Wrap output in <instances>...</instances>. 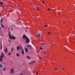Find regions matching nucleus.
I'll return each mask as SVG.
<instances>
[{
    "label": "nucleus",
    "instance_id": "1",
    "mask_svg": "<svg viewBox=\"0 0 75 75\" xmlns=\"http://www.w3.org/2000/svg\"><path fill=\"white\" fill-rule=\"evenodd\" d=\"M26 44H29V43H30V42L29 39L28 38H26Z\"/></svg>",
    "mask_w": 75,
    "mask_h": 75
},
{
    "label": "nucleus",
    "instance_id": "2",
    "mask_svg": "<svg viewBox=\"0 0 75 75\" xmlns=\"http://www.w3.org/2000/svg\"><path fill=\"white\" fill-rule=\"evenodd\" d=\"M14 72V69H11L10 71V74H13Z\"/></svg>",
    "mask_w": 75,
    "mask_h": 75
},
{
    "label": "nucleus",
    "instance_id": "3",
    "mask_svg": "<svg viewBox=\"0 0 75 75\" xmlns=\"http://www.w3.org/2000/svg\"><path fill=\"white\" fill-rule=\"evenodd\" d=\"M27 38H28L27 37V36H26L25 35H23V37H22V38H23V39H24V38H25V39H26Z\"/></svg>",
    "mask_w": 75,
    "mask_h": 75
},
{
    "label": "nucleus",
    "instance_id": "4",
    "mask_svg": "<svg viewBox=\"0 0 75 75\" xmlns=\"http://www.w3.org/2000/svg\"><path fill=\"white\" fill-rule=\"evenodd\" d=\"M25 50L26 52H28V48L27 47H25Z\"/></svg>",
    "mask_w": 75,
    "mask_h": 75
},
{
    "label": "nucleus",
    "instance_id": "5",
    "mask_svg": "<svg viewBox=\"0 0 75 75\" xmlns=\"http://www.w3.org/2000/svg\"><path fill=\"white\" fill-rule=\"evenodd\" d=\"M3 55H1L0 56V61H2V59H3Z\"/></svg>",
    "mask_w": 75,
    "mask_h": 75
},
{
    "label": "nucleus",
    "instance_id": "6",
    "mask_svg": "<svg viewBox=\"0 0 75 75\" xmlns=\"http://www.w3.org/2000/svg\"><path fill=\"white\" fill-rule=\"evenodd\" d=\"M26 58H27V59H31V57H30L28 56H26Z\"/></svg>",
    "mask_w": 75,
    "mask_h": 75
},
{
    "label": "nucleus",
    "instance_id": "7",
    "mask_svg": "<svg viewBox=\"0 0 75 75\" xmlns=\"http://www.w3.org/2000/svg\"><path fill=\"white\" fill-rule=\"evenodd\" d=\"M17 50V51H18V50L19 49H20V47L19 46H18L17 47H16Z\"/></svg>",
    "mask_w": 75,
    "mask_h": 75
},
{
    "label": "nucleus",
    "instance_id": "8",
    "mask_svg": "<svg viewBox=\"0 0 75 75\" xmlns=\"http://www.w3.org/2000/svg\"><path fill=\"white\" fill-rule=\"evenodd\" d=\"M11 37L13 40H15V39H16V38H15V37L13 36V35L11 36Z\"/></svg>",
    "mask_w": 75,
    "mask_h": 75
},
{
    "label": "nucleus",
    "instance_id": "9",
    "mask_svg": "<svg viewBox=\"0 0 75 75\" xmlns=\"http://www.w3.org/2000/svg\"><path fill=\"white\" fill-rule=\"evenodd\" d=\"M27 46L28 47H29V48H31V47H32V46H31V45H27Z\"/></svg>",
    "mask_w": 75,
    "mask_h": 75
},
{
    "label": "nucleus",
    "instance_id": "10",
    "mask_svg": "<svg viewBox=\"0 0 75 75\" xmlns=\"http://www.w3.org/2000/svg\"><path fill=\"white\" fill-rule=\"evenodd\" d=\"M8 50V49H7V48H6V49H5V51L6 53H7V50Z\"/></svg>",
    "mask_w": 75,
    "mask_h": 75
},
{
    "label": "nucleus",
    "instance_id": "11",
    "mask_svg": "<svg viewBox=\"0 0 75 75\" xmlns=\"http://www.w3.org/2000/svg\"><path fill=\"white\" fill-rule=\"evenodd\" d=\"M22 53L23 55H24V54H25V53H24V50H22Z\"/></svg>",
    "mask_w": 75,
    "mask_h": 75
},
{
    "label": "nucleus",
    "instance_id": "12",
    "mask_svg": "<svg viewBox=\"0 0 75 75\" xmlns=\"http://www.w3.org/2000/svg\"><path fill=\"white\" fill-rule=\"evenodd\" d=\"M34 61H33L32 62H30L29 63V64H33V63H34Z\"/></svg>",
    "mask_w": 75,
    "mask_h": 75
},
{
    "label": "nucleus",
    "instance_id": "13",
    "mask_svg": "<svg viewBox=\"0 0 75 75\" xmlns=\"http://www.w3.org/2000/svg\"><path fill=\"white\" fill-rule=\"evenodd\" d=\"M8 55H11V52H9L8 53Z\"/></svg>",
    "mask_w": 75,
    "mask_h": 75
},
{
    "label": "nucleus",
    "instance_id": "14",
    "mask_svg": "<svg viewBox=\"0 0 75 75\" xmlns=\"http://www.w3.org/2000/svg\"><path fill=\"white\" fill-rule=\"evenodd\" d=\"M3 71H6V69L5 68H3Z\"/></svg>",
    "mask_w": 75,
    "mask_h": 75
},
{
    "label": "nucleus",
    "instance_id": "15",
    "mask_svg": "<svg viewBox=\"0 0 75 75\" xmlns=\"http://www.w3.org/2000/svg\"><path fill=\"white\" fill-rule=\"evenodd\" d=\"M0 68H3V66H2V64H0Z\"/></svg>",
    "mask_w": 75,
    "mask_h": 75
},
{
    "label": "nucleus",
    "instance_id": "16",
    "mask_svg": "<svg viewBox=\"0 0 75 75\" xmlns=\"http://www.w3.org/2000/svg\"><path fill=\"white\" fill-rule=\"evenodd\" d=\"M40 50H44V48H42L41 47V46H40Z\"/></svg>",
    "mask_w": 75,
    "mask_h": 75
},
{
    "label": "nucleus",
    "instance_id": "17",
    "mask_svg": "<svg viewBox=\"0 0 75 75\" xmlns=\"http://www.w3.org/2000/svg\"><path fill=\"white\" fill-rule=\"evenodd\" d=\"M40 34H38L37 35V36H38V37H40Z\"/></svg>",
    "mask_w": 75,
    "mask_h": 75
},
{
    "label": "nucleus",
    "instance_id": "18",
    "mask_svg": "<svg viewBox=\"0 0 75 75\" xmlns=\"http://www.w3.org/2000/svg\"><path fill=\"white\" fill-rule=\"evenodd\" d=\"M1 26L2 27V28H4V25H3V24H1Z\"/></svg>",
    "mask_w": 75,
    "mask_h": 75
},
{
    "label": "nucleus",
    "instance_id": "19",
    "mask_svg": "<svg viewBox=\"0 0 75 75\" xmlns=\"http://www.w3.org/2000/svg\"><path fill=\"white\" fill-rule=\"evenodd\" d=\"M1 50H2V44L1 43Z\"/></svg>",
    "mask_w": 75,
    "mask_h": 75
},
{
    "label": "nucleus",
    "instance_id": "20",
    "mask_svg": "<svg viewBox=\"0 0 75 75\" xmlns=\"http://www.w3.org/2000/svg\"><path fill=\"white\" fill-rule=\"evenodd\" d=\"M0 4L1 5H2L3 4V2H1V3H0Z\"/></svg>",
    "mask_w": 75,
    "mask_h": 75
},
{
    "label": "nucleus",
    "instance_id": "21",
    "mask_svg": "<svg viewBox=\"0 0 75 75\" xmlns=\"http://www.w3.org/2000/svg\"><path fill=\"white\" fill-rule=\"evenodd\" d=\"M2 21H3V18L1 19V24H2Z\"/></svg>",
    "mask_w": 75,
    "mask_h": 75
},
{
    "label": "nucleus",
    "instance_id": "22",
    "mask_svg": "<svg viewBox=\"0 0 75 75\" xmlns=\"http://www.w3.org/2000/svg\"><path fill=\"white\" fill-rule=\"evenodd\" d=\"M16 56H17V57H19V54L18 53H17L16 54Z\"/></svg>",
    "mask_w": 75,
    "mask_h": 75
},
{
    "label": "nucleus",
    "instance_id": "23",
    "mask_svg": "<svg viewBox=\"0 0 75 75\" xmlns=\"http://www.w3.org/2000/svg\"><path fill=\"white\" fill-rule=\"evenodd\" d=\"M9 38L10 39V40H12V38H11V36H9Z\"/></svg>",
    "mask_w": 75,
    "mask_h": 75
},
{
    "label": "nucleus",
    "instance_id": "24",
    "mask_svg": "<svg viewBox=\"0 0 75 75\" xmlns=\"http://www.w3.org/2000/svg\"><path fill=\"white\" fill-rule=\"evenodd\" d=\"M1 54L2 55V56H3V57H4V54H3V53H1Z\"/></svg>",
    "mask_w": 75,
    "mask_h": 75
},
{
    "label": "nucleus",
    "instance_id": "25",
    "mask_svg": "<svg viewBox=\"0 0 75 75\" xmlns=\"http://www.w3.org/2000/svg\"><path fill=\"white\" fill-rule=\"evenodd\" d=\"M44 26L45 27H48V26L46 25H45Z\"/></svg>",
    "mask_w": 75,
    "mask_h": 75
},
{
    "label": "nucleus",
    "instance_id": "26",
    "mask_svg": "<svg viewBox=\"0 0 75 75\" xmlns=\"http://www.w3.org/2000/svg\"><path fill=\"white\" fill-rule=\"evenodd\" d=\"M14 50V49H13V48H12L11 50V51H13Z\"/></svg>",
    "mask_w": 75,
    "mask_h": 75
},
{
    "label": "nucleus",
    "instance_id": "27",
    "mask_svg": "<svg viewBox=\"0 0 75 75\" xmlns=\"http://www.w3.org/2000/svg\"><path fill=\"white\" fill-rule=\"evenodd\" d=\"M48 11H50V8H48Z\"/></svg>",
    "mask_w": 75,
    "mask_h": 75
},
{
    "label": "nucleus",
    "instance_id": "28",
    "mask_svg": "<svg viewBox=\"0 0 75 75\" xmlns=\"http://www.w3.org/2000/svg\"><path fill=\"white\" fill-rule=\"evenodd\" d=\"M37 11H40V9H38L37 10Z\"/></svg>",
    "mask_w": 75,
    "mask_h": 75
},
{
    "label": "nucleus",
    "instance_id": "29",
    "mask_svg": "<svg viewBox=\"0 0 75 75\" xmlns=\"http://www.w3.org/2000/svg\"><path fill=\"white\" fill-rule=\"evenodd\" d=\"M8 34H9V37L11 36L10 35V33H8Z\"/></svg>",
    "mask_w": 75,
    "mask_h": 75
},
{
    "label": "nucleus",
    "instance_id": "30",
    "mask_svg": "<svg viewBox=\"0 0 75 75\" xmlns=\"http://www.w3.org/2000/svg\"><path fill=\"white\" fill-rule=\"evenodd\" d=\"M51 34V32H48V34L49 35H50V34Z\"/></svg>",
    "mask_w": 75,
    "mask_h": 75
},
{
    "label": "nucleus",
    "instance_id": "31",
    "mask_svg": "<svg viewBox=\"0 0 75 75\" xmlns=\"http://www.w3.org/2000/svg\"><path fill=\"white\" fill-rule=\"evenodd\" d=\"M44 53L45 54H44V55H45V54H46V52H45Z\"/></svg>",
    "mask_w": 75,
    "mask_h": 75
},
{
    "label": "nucleus",
    "instance_id": "32",
    "mask_svg": "<svg viewBox=\"0 0 75 75\" xmlns=\"http://www.w3.org/2000/svg\"><path fill=\"white\" fill-rule=\"evenodd\" d=\"M42 3H45V2H44V1H43V2H42Z\"/></svg>",
    "mask_w": 75,
    "mask_h": 75
},
{
    "label": "nucleus",
    "instance_id": "33",
    "mask_svg": "<svg viewBox=\"0 0 75 75\" xmlns=\"http://www.w3.org/2000/svg\"><path fill=\"white\" fill-rule=\"evenodd\" d=\"M39 58L40 59H42L41 58V57H39Z\"/></svg>",
    "mask_w": 75,
    "mask_h": 75
},
{
    "label": "nucleus",
    "instance_id": "34",
    "mask_svg": "<svg viewBox=\"0 0 75 75\" xmlns=\"http://www.w3.org/2000/svg\"><path fill=\"white\" fill-rule=\"evenodd\" d=\"M55 70H57V71H58V69H55Z\"/></svg>",
    "mask_w": 75,
    "mask_h": 75
},
{
    "label": "nucleus",
    "instance_id": "35",
    "mask_svg": "<svg viewBox=\"0 0 75 75\" xmlns=\"http://www.w3.org/2000/svg\"><path fill=\"white\" fill-rule=\"evenodd\" d=\"M38 73L37 72V73H36V74L37 75H38Z\"/></svg>",
    "mask_w": 75,
    "mask_h": 75
},
{
    "label": "nucleus",
    "instance_id": "36",
    "mask_svg": "<svg viewBox=\"0 0 75 75\" xmlns=\"http://www.w3.org/2000/svg\"><path fill=\"white\" fill-rule=\"evenodd\" d=\"M61 70H62V69H63V70H64V69H63V68H62L61 69Z\"/></svg>",
    "mask_w": 75,
    "mask_h": 75
},
{
    "label": "nucleus",
    "instance_id": "37",
    "mask_svg": "<svg viewBox=\"0 0 75 75\" xmlns=\"http://www.w3.org/2000/svg\"><path fill=\"white\" fill-rule=\"evenodd\" d=\"M41 44L42 45H44V43H42Z\"/></svg>",
    "mask_w": 75,
    "mask_h": 75
},
{
    "label": "nucleus",
    "instance_id": "38",
    "mask_svg": "<svg viewBox=\"0 0 75 75\" xmlns=\"http://www.w3.org/2000/svg\"><path fill=\"white\" fill-rule=\"evenodd\" d=\"M11 30H12V31H13V28H11Z\"/></svg>",
    "mask_w": 75,
    "mask_h": 75
},
{
    "label": "nucleus",
    "instance_id": "39",
    "mask_svg": "<svg viewBox=\"0 0 75 75\" xmlns=\"http://www.w3.org/2000/svg\"><path fill=\"white\" fill-rule=\"evenodd\" d=\"M0 35H1V37H2V35L0 34Z\"/></svg>",
    "mask_w": 75,
    "mask_h": 75
},
{
    "label": "nucleus",
    "instance_id": "40",
    "mask_svg": "<svg viewBox=\"0 0 75 75\" xmlns=\"http://www.w3.org/2000/svg\"><path fill=\"white\" fill-rule=\"evenodd\" d=\"M23 74H21L20 75H23Z\"/></svg>",
    "mask_w": 75,
    "mask_h": 75
},
{
    "label": "nucleus",
    "instance_id": "41",
    "mask_svg": "<svg viewBox=\"0 0 75 75\" xmlns=\"http://www.w3.org/2000/svg\"><path fill=\"white\" fill-rule=\"evenodd\" d=\"M21 47L22 49L23 48V47H22V46H21Z\"/></svg>",
    "mask_w": 75,
    "mask_h": 75
},
{
    "label": "nucleus",
    "instance_id": "42",
    "mask_svg": "<svg viewBox=\"0 0 75 75\" xmlns=\"http://www.w3.org/2000/svg\"><path fill=\"white\" fill-rule=\"evenodd\" d=\"M19 11H20V9H19Z\"/></svg>",
    "mask_w": 75,
    "mask_h": 75
},
{
    "label": "nucleus",
    "instance_id": "43",
    "mask_svg": "<svg viewBox=\"0 0 75 75\" xmlns=\"http://www.w3.org/2000/svg\"><path fill=\"white\" fill-rule=\"evenodd\" d=\"M22 17H23V16H22Z\"/></svg>",
    "mask_w": 75,
    "mask_h": 75
},
{
    "label": "nucleus",
    "instance_id": "44",
    "mask_svg": "<svg viewBox=\"0 0 75 75\" xmlns=\"http://www.w3.org/2000/svg\"><path fill=\"white\" fill-rule=\"evenodd\" d=\"M0 28H1V27L0 26Z\"/></svg>",
    "mask_w": 75,
    "mask_h": 75
},
{
    "label": "nucleus",
    "instance_id": "45",
    "mask_svg": "<svg viewBox=\"0 0 75 75\" xmlns=\"http://www.w3.org/2000/svg\"><path fill=\"white\" fill-rule=\"evenodd\" d=\"M64 23H65L64 22Z\"/></svg>",
    "mask_w": 75,
    "mask_h": 75
},
{
    "label": "nucleus",
    "instance_id": "46",
    "mask_svg": "<svg viewBox=\"0 0 75 75\" xmlns=\"http://www.w3.org/2000/svg\"><path fill=\"white\" fill-rule=\"evenodd\" d=\"M66 58L65 57V58H64V59Z\"/></svg>",
    "mask_w": 75,
    "mask_h": 75
},
{
    "label": "nucleus",
    "instance_id": "47",
    "mask_svg": "<svg viewBox=\"0 0 75 75\" xmlns=\"http://www.w3.org/2000/svg\"><path fill=\"white\" fill-rule=\"evenodd\" d=\"M33 9H34V8H33Z\"/></svg>",
    "mask_w": 75,
    "mask_h": 75
},
{
    "label": "nucleus",
    "instance_id": "48",
    "mask_svg": "<svg viewBox=\"0 0 75 75\" xmlns=\"http://www.w3.org/2000/svg\"><path fill=\"white\" fill-rule=\"evenodd\" d=\"M8 41H9V40H8Z\"/></svg>",
    "mask_w": 75,
    "mask_h": 75
},
{
    "label": "nucleus",
    "instance_id": "49",
    "mask_svg": "<svg viewBox=\"0 0 75 75\" xmlns=\"http://www.w3.org/2000/svg\"><path fill=\"white\" fill-rule=\"evenodd\" d=\"M4 64H5V63H4Z\"/></svg>",
    "mask_w": 75,
    "mask_h": 75
},
{
    "label": "nucleus",
    "instance_id": "50",
    "mask_svg": "<svg viewBox=\"0 0 75 75\" xmlns=\"http://www.w3.org/2000/svg\"><path fill=\"white\" fill-rule=\"evenodd\" d=\"M42 71H44V70H43Z\"/></svg>",
    "mask_w": 75,
    "mask_h": 75
}]
</instances>
